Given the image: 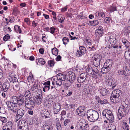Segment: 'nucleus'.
I'll list each match as a JSON object with an SVG mask.
<instances>
[{
    "mask_svg": "<svg viewBox=\"0 0 130 130\" xmlns=\"http://www.w3.org/2000/svg\"><path fill=\"white\" fill-rule=\"evenodd\" d=\"M38 84H36L32 86L31 88V91L33 93H35L38 90Z\"/></svg>",
    "mask_w": 130,
    "mask_h": 130,
    "instance_id": "2f4dec72",
    "label": "nucleus"
},
{
    "mask_svg": "<svg viewBox=\"0 0 130 130\" xmlns=\"http://www.w3.org/2000/svg\"><path fill=\"white\" fill-rule=\"evenodd\" d=\"M103 117L106 118L109 121V123H112L114 121V118L113 113L110 110L105 109L102 112Z\"/></svg>",
    "mask_w": 130,
    "mask_h": 130,
    "instance_id": "39448f33",
    "label": "nucleus"
},
{
    "mask_svg": "<svg viewBox=\"0 0 130 130\" xmlns=\"http://www.w3.org/2000/svg\"><path fill=\"white\" fill-rule=\"evenodd\" d=\"M64 76L65 77H64V80H63L64 81V85L66 87L68 88L70 86L71 84L73 83H72V82H71L70 80H69L67 78V75L64 74Z\"/></svg>",
    "mask_w": 130,
    "mask_h": 130,
    "instance_id": "6ab92c4d",
    "label": "nucleus"
},
{
    "mask_svg": "<svg viewBox=\"0 0 130 130\" xmlns=\"http://www.w3.org/2000/svg\"><path fill=\"white\" fill-rule=\"evenodd\" d=\"M98 21L96 20H95L93 21H90L89 22V23L88 24L92 26H96L99 24Z\"/></svg>",
    "mask_w": 130,
    "mask_h": 130,
    "instance_id": "473e14b6",
    "label": "nucleus"
},
{
    "mask_svg": "<svg viewBox=\"0 0 130 130\" xmlns=\"http://www.w3.org/2000/svg\"><path fill=\"white\" fill-rule=\"evenodd\" d=\"M91 130H100V128L97 126H95L93 127Z\"/></svg>",
    "mask_w": 130,
    "mask_h": 130,
    "instance_id": "774afa93",
    "label": "nucleus"
},
{
    "mask_svg": "<svg viewBox=\"0 0 130 130\" xmlns=\"http://www.w3.org/2000/svg\"><path fill=\"white\" fill-rule=\"evenodd\" d=\"M117 74L119 75H122L125 74V71L122 69H120L118 70L117 72Z\"/></svg>",
    "mask_w": 130,
    "mask_h": 130,
    "instance_id": "49530a36",
    "label": "nucleus"
},
{
    "mask_svg": "<svg viewBox=\"0 0 130 130\" xmlns=\"http://www.w3.org/2000/svg\"><path fill=\"white\" fill-rule=\"evenodd\" d=\"M30 125H28L27 123L22 128H20L21 130H29L30 128Z\"/></svg>",
    "mask_w": 130,
    "mask_h": 130,
    "instance_id": "4c0bfd02",
    "label": "nucleus"
},
{
    "mask_svg": "<svg viewBox=\"0 0 130 130\" xmlns=\"http://www.w3.org/2000/svg\"><path fill=\"white\" fill-rule=\"evenodd\" d=\"M87 116L89 121L94 122L98 119L99 114L96 111L92 109L89 110L87 112Z\"/></svg>",
    "mask_w": 130,
    "mask_h": 130,
    "instance_id": "7ed1b4c3",
    "label": "nucleus"
},
{
    "mask_svg": "<svg viewBox=\"0 0 130 130\" xmlns=\"http://www.w3.org/2000/svg\"><path fill=\"white\" fill-rule=\"evenodd\" d=\"M83 54H82V52L79 50H77V53L76 54V55L78 57L82 56Z\"/></svg>",
    "mask_w": 130,
    "mask_h": 130,
    "instance_id": "6e6d98bb",
    "label": "nucleus"
},
{
    "mask_svg": "<svg viewBox=\"0 0 130 130\" xmlns=\"http://www.w3.org/2000/svg\"><path fill=\"white\" fill-rule=\"evenodd\" d=\"M50 88V87L44 86L43 88V91L44 92L48 91Z\"/></svg>",
    "mask_w": 130,
    "mask_h": 130,
    "instance_id": "338daca9",
    "label": "nucleus"
},
{
    "mask_svg": "<svg viewBox=\"0 0 130 130\" xmlns=\"http://www.w3.org/2000/svg\"><path fill=\"white\" fill-rule=\"evenodd\" d=\"M124 56L126 59L130 61V49L125 52Z\"/></svg>",
    "mask_w": 130,
    "mask_h": 130,
    "instance_id": "7c9ffc66",
    "label": "nucleus"
},
{
    "mask_svg": "<svg viewBox=\"0 0 130 130\" xmlns=\"http://www.w3.org/2000/svg\"><path fill=\"white\" fill-rule=\"evenodd\" d=\"M24 21L27 23V25H29L30 24V20L28 18H26L24 19Z\"/></svg>",
    "mask_w": 130,
    "mask_h": 130,
    "instance_id": "e2e57ef3",
    "label": "nucleus"
},
{
    "mask_svg": "<svg viewBox=\"0 0 130 130\" xmlns=\"http://www.w3.org/2000/svg\"><path fill=\"white\" fill-rule=\"evenodd\" d=\"M79 50L83 55L86 53L87 50L85 47L83 46H80L79 47Z\"/></svg>",
    "mask_w": 130,
    "mask_h": 130,
    "instance_id": "37998d69",
    "label": "nucleus"
},
{
    "mask_svg": "<svg viewBox=\"0 0 130 130\" xmlns=\"http://www.w3.org/2000/svg\"><path fill=\"white\" fill-rule=\"evenodd\" d=\"M29 100L30 101V107L31 108H34V107L35 105V103L34 102V99H33V98L32 97H31L29 99Z\"/></svg>",
    "mask_w": 130,
    "mask_h": 130,
    "instance_id": "ea45409f",
    "label": "nucleus"
},
{
    "mask_svg": "<svg viewBox=\"0 0 130 130\" xmlns=\"http://www.w3.org/2000/svg\"><path fill=\"white\" fill-rule=\"evenodd\" d=\"M12 123L11 121L7 122L3 127V130H11L12 128Z\"/></svg>",
    "mask_w": 130,
    "mask_h": 130,
    "instance_id": "a211bd4d",
    "label": "nucleus"
},
{
    "mask_svg": "<svg viewBox=\"0 0 130 130\" xmlns=\"http://www.w3.org/2000/svg\"><path fill=\"white\" fill-rule=\"evenodd\" d=\"M112 64V61L111 60L108 59L106 61L104 65L110 69Z\"/></svg>",
    "mask_w": 130,
    "mask_h": 130,
    "instance_id": "b1692460",
    "label": "nucleus"
},
{
    "mask_svg": "<svg viewBox=\"0 0 130 130\" xmlns=\"http://www.w3.org/2000/svg\"><path fill=\"white\" fill-rule=\"evenodd\" d=\"M78 125L80 130H89L88 124L84 122V123L82 122L79 123Z\"/></svg>",
    "mask_w": 130,
    "mask_h": 130,
    "instance_id": "f8f14e48",
    "label": "nucleus"
},
{
    "mask_svg": "<svg viewBox=\"0 0 130 130\" xmlns=\"http://www.w3.org/2000/svg\"><path fill=\"white\" fill-rule=\"evenodd\" d=\"M56 30L55 28L53 27H52L50 28V32L52 34H54L55 33V31Z\"/></svg>",
    "mask_w": 130,
    "mask_h": 130,
    "instance_id": "052dcab7",
    "label": "nucleus"
},
{
    "mask_svg": "<svg viewBox=\"0 0 130 130\" xmlns=\"http://www.w3.org/2000/svg\"><path fill=\"white\" fill-rule=\"evenodd\" d=\"M108 127L112 130H116V126L112 124L109 125L108 126Z\"/></svg>",
    "mask_w": 130,
    "mask_h": 130,
    "instance_id": "864d4df0",
    "label": "nucleus"
},
{
    "mask_svg": "<svg viewBox=\"0 0 130 130\" xmlns=\"http://www.w3.org/2000/svg\"><path fill=\"white\" fill-rule=\"evenodd\" d=\"M8 79L10 82L13 83H16L18 81L16 75L13 73H9L8 74Z\"/></svg>",
    "mask_w": 130,
    "mask_h": 130,
    "instance_id": "ddd939ff",
    "label": "nucleus"
},
{
    "mask_svg": "<svg viewBox=\"0 0 130 130\" xmlns=\"http://www.w3.org/2000/svg\"><path fill=\"white\" fill-rule=\"evenodd\" d=\"M128 105L123 101L122 103V105L119 108L117 116L119 120L121 119L123 117H124L127 114L129 111Z\"/></svg>",
    "mask_w": 130,
    "mask_h": 130,
    "instance_id": "f257e3e1",
    "label": "nucleus"
},
{
    "mask_svg": "<svg viewBox=\"0 0 130 130\" xmlns=\"http://www.w3.org/2000/svg\"><path fill=\"white\" fill-rule=\"evenodd\" d=\"M64 74L62 73H59L57 75V79L55 81L56 85L59 86L62 84V81L64 80Z\"/></svg>",
    "mask_w": 130,
    "mask_h": 130,
    "instance_id": "9d476101",
    "label": "nucleus"
},
{
    "mask_svg": "<svg viewBox=\"0 0 130 130\" xmlns=\"http://www.w3.org/2000/svg\"><path fill=\"white\" fill-rule=\"evenodd\" d=\"M76 77L75 75L73 72H71V73H69V75H67V77L69 80H70L72 83H73L74 82Z\"/></svg>",
    "mask_w": 130,
    "mask_h": 130,
    "instance_id": "5701e85b",
    "label": "nucleus"
},
{
    "mask_svg": "<svg viewBox=\"0 0 130 130\" xmlns=\"http://www.w3.org/2000/svg\"><path fill=\"white\" fill-rule=\"evenodd\" d=\"M24 96L26 98L29 99L31 97V94L30 91L28 90H26L25 91Z\"/></svg>",
    "mask_w": 130,
    "mask_h": 130,
    "instance_id": "c9c22d12",
    "label": "nucleus"
},
{
    "mask_svg": "<svg viewBox=\"0 0 130 130\" xmlns=\"http://www.w3.org/2000/svg\"><path fill=\"white\" fill-rule=\"evenodd\" d=\"M72 106L71 104H67L65 106V108L67 110L70 109L71 108H72Z\"/></svg>",
    "mask_w": 130,
    "mask_h": 130,
    "instance_id": "5fc2aeb1",
    "label": "nucleus"
},
{
    "mask_svg": "<svg viewBox=\"0 0 130 130\" xmlns=\"http://www.w3.org/2000/svg\"><path fill=\"white\" fill-rule=\"evenodd\" d=\"M85 107L83 106H79L76 110L77 115L80 116H84L85 112Z\"/></svg>",
    "mask_w": 130,
    "mask_h": 130,
    "instance_id": "9b49d317",
    "label": "nucleus"
},
{
    "mask_svg": "<svg viewBox=\"0 0 130 130\" xmlns=\"http://www.w3.org/2000/svg\"><path fill=\"white\" fill-rule=\"evenodd\" d=\"M108 10L112 12H114L115 11L117 10V7L116 6H111L108 8Z\"/></svg>",
    "mask_w": 130,
    "mask_h": 130,
    "instance_id": "a19ab883",
    "label": "nucleus"
},
{
    "mask_svg": "<svg viewBox=\"0 0 130 130\" xmlns=\"http://www.w3.org/2000/svg\"><path fill=\"white\" fill-rule=\"evenodd\" d=\"M62 40L63 44L65 45L67 44L69 41V39L68 38L66 37H64L63 38Z\"/></svg>",
    "mask_w": 130,
    "mask_h": 130,
    "instance_id": "8fccbe9b",
    "label": "nucleus"
},
{
    "mask_svg": "<svg viewBox=\"0 0 130 130\" xmlns=\"http://www.w3.org/2000/svg\"><path fill=\"white\" fill-rule=\"evenodd\" d=\"M48 64L50 67H53L54 66L55 64L54 60H48Z\"/></svg>",
    "mask_w": 130,
    "mask_h": 130,
    "instance_id": "de8ad7c7",
    "label": "nucleus"
},
{
    "mask_svg": "<svg viewBox=\"0 0 130 130\" xmlns=\"http://www.w3.org/2000/svg\"><path fill=\"white\" fill-rule=\"evenodd\" d=\"M30 101L29 99V100L26 101L25 102V106L26 108L27 109H29L30 107Z\"/></svg>",
    "mask_w": 130,
    "mask_h": 130,
    "instance_id": "79ce46f5",
    "label": "nucleus"
},
{
    "mask_svg": "<svg viewBox=\"0 0 130 130\" xmlns=\"http://www.w3.org/2000/svg\"><path fill=\"white\" fill-rule=\"evenodd\" d=\"M121 91L119 90L116 89L112 92L110 97L111 101L115 103H117L120 100V95L121 94Z\"/></svg>",
    "mask_w": 130,
    "mask_h": 130,
    "instance_id": "f03ea898",
    "label": "nucleus"
},
{
    "mask_svg": "<svg viewBox=\"0 0 130 130\" xmlns=\"http://www.w3.org/2000/svg\"><path fill=\"white\" fill-rule=\"evenodd\" d=\"M91 59L94 66L98 68L99 67H100L102 57L99 55H94L92 57Z\"/></svg>",
    "mask_w": 130,
    "mask_h": 130,
    "instance_id": "6e6552de",
    "label": "nucleus"
},
{
    "mask_svg": "<svg viewBox=\"0 0 130 130\" xmlns=\"http://www.w3.org/2000/svg\"><path fill=\"white\" fill-rule=\"evenodd\" d=\"M18 100V97L16 96H13L11 98L12 101H8L6 102V104L8 107L9 109L15 108L16 109L18 106L17 105V103Z\"/></svg>",
    "mask_w": 130,
    "mask_h": 130,
    "instance_id": "423d86ee",
    "label": "nucleus"
},
{
    "mask_svg": "<svg viewBox=\"0 0 130 130\" xmlns=\"http://www.w3.org/2000/svg\"><path fill=\"white\" fill-rule=\"evenodd\" d=\"M10 38V36L8 34L6 35L3 38V40L5 41H6L8 40Z\"/></svg>",
    "mask_w": 130,
    "mask_h": 130,
    "instance_id": "bf43d9fd",
    "label": "nucleus"
},
{
    "mask_svg": "<svg viewBox=\"0 0 130 130\" xmlns=\"http://www.w3.org/2000/svg\"><path fill=\"white\" fill-rule=\"evenodd\" d=\"M34 99L36 102L39 105L41 103L42 100V99L40 96V94H39L35 95Z\"/></svg>",
    "mask_w": 130,
    "mask_h": 130,
    "instance_id": "4be33fe9",
    "label": "nucleus"
},
{
    "mask_svg": "<svg viewBox=\"0 0 130 130\" xmlns=\"http://www.w3.org/2000/svg\"><path fill=\"white\" fill-rule=\"evenodd\" d=\"M55 123L58 130H62V127L59 120L58 118L55 119Z\"/></svg>",
    "mask_w": 130,
    "mask_h": 130,
    "instance_id": "c85d7f7f",
    "label": "nucleus"
},
{
    "mask_svg": "<svg viewBox=\"0 0 130 130\" xmlns=\"http://www.w3.org/2000/svg\"><path fill=\"white\" fill-rule=\"evenodd\" d=\"M38 60L39 63L42 65H44L45 63V60L42 58H39Z\"/></svg>",
    "mask_w": 130,
    "mask_h": 130,
    "instance_id": "a18cd8bd",
    "label": "nucleus"
},
{
    "mask_svg": "<svg viewBox=\"0 0 130 130\" xmlns=\"http://www.w3.org/2000/svg\"><path fill=\"white\" fill-rule=\"evenodd\" d=\"M14 29V30L17 33L19 32V33L20 34L21 32L22 31L21 29L20 28V27L18 25H15Z\"/></svg>",
    "mask_w": 130,
    "mask_h": 130,
    "instance_id": "58836bf2",
    "label": "nucleus"
},
{
    "mask_svg": "<svg viewBox=\"0 0 130 130\" xmlns=\"http://www.w3.org/2000/svg\"><path fill=\"white\" fill-rule=\"evenodd\" d=\"M122 42L124 44L125 46L126 47V45L127 44V42H128L126 39L122 38Z\"/></svg>",
    "mask_w": 130,
    "mask_h": 130,
    "instance_id": "4d7b16f0",
    "label": "nucleus"
},
{
    "mask_svg": "<svg viewBox=\"0 0 130 130\" xmlns=\"http://www.w3.org/2000/svg\"><path fill=\"white\" fill-rule=\"evenodd\" d=\"M116 39L114 35L110 32H108L105 35L104 40L106 42H108L112 44L116 42Z\"/></svg>",
    "mask_w": 130,
    "mask_h": 130,
    "instance_id": "0eeeda50",
    "label": "nucleus"
},
{
    "mask_svg": "<svg viewBox=\"0 0 130 130\" xmlns=\"http://www.w3.org/2000/svg\"><path fill=\"white\" fill-rule=\"evenodd\" d=\"M95 15L97 17H99L102 18L104 17L105 16V13L103 12H96Z\"/></svg>",
    "mask_w": 130,
    "mask_h": 130,
    "instance_id": "f704fd0d",
    "label": "nucleus"
},
{
    "mask_svg": "<svg viewBox=\"0 0 130 130\" xmlns=\"http://www.w3.org/2000/svg\"><path fill=\"white\" fill-rule=\"evenodd\" d=\"M95 99L97 102L101 104H106L108 102L107 100L105 99L103 100H101L99 97L98 96H95Z\"/></svg>",
    "mask_w": 130,
    "mask_h": 130,
    "instance_id": "393cba45",
    "label": "nucleus"
},
{
    "mask_svg": "<svg viewBox=\"0 0 130 130\" xmlns=\"http://www.w3.org/2000/svg\"><path fill=\"white\" fill-rule=\"evenodd\" d=\"M111 20V19L109 17H107L105 18L104 19V21L106 23H109L110 20Z\"/></svg>",
    "mask_w": 130,
    "mask_h": 130,
    "instance_id": "603ef678",
    "label": "nucleus"
},
{
    "mask_svg": "<svg viewBox=\"0 0 130 130\" xmlns=\"http://www.w3.org/2000/svg\"><path fill=\"white\" fill-rule=\"evenodd\" d=\"M53 128V126L50 122L45 123L43 126V130H52Z\"/></svg>",
    "mask_w": 130,
    "mask_h": 130,
    "instance_id": "aec40b11",
    "label": "nucleus"
},
{
    "mask_svg": "<svg viewBox=\"0 0 130 130\" xmlns=\"http://www.w3.org/2000/svg\"><path fill=\"white\" fill-rule=\"evenodd\" d=\"M61 105L59 103H55L53 107V112L54 114H57L60 110Z\"/></svg>",
    "mask_w": 130,
    "mask_h": 130,
    "instance_id": "4468645a",
    "label": "nucleus"
},
{
    "mask_svg": "<svg viewBox=\"0 0 130 130\" xmlns=\"http://www.w3.org/2000/svg\"><path fill=\"white\" fill-rule=\"evenodd\" d=\"M10 86L9 83L8 82H4L3 84L1 90L5 92H7Z\"/></svg>",
    "mask_w": 130,
    "mask_h": 130,
    "instance_id": "f3484780",
    "label": "nucleus"
},
{
    "mask_svg": "<svg viewBox=\"0 0 130 130\" xmlns=\"http://www.w3.org/2000/svg\"><path fill=\"white\" fill-rule=\"evenodd\" d=\"M52 54L55 56H57L58 54V50L57 48L55 47H54L52 49Z\"/></svg>",
    "mask_w": 130,
    "mask_h": 130,
    "instance_id": "c03bdc74",
    "label": "nucleus"
},
{
    "mask_svg": "<svg viewBox=\"0 0 130 130\" xmlns=\"http://www.w3.org/2000/svg\"><path fill=\"white\" fill-rule=\"evenodd\" d=\"M105 83L108 85L110 87H112L111 88L112 89H114L116 87L117 84V82L115 80L108 77H106V78Z\"/></svg>",
    "mask_w": 130,
    "mask_h": 130,
    "instance_id": "1a4fd4ad",
    "label": "nucleus"
},
{
    "mask_svg": "<svg viewBox=\"0 0 130 130\" xmlns=\"http://www.w3.org/2000/svg\"><path fill=\"white\" fill-rule=\"evenodd\" d=\"M99 89V91L100 93L103 96H105L107 95L108 90H107L105 88L100 87Z\"/></svg>",
    "mask_w": 130,
    "mask_h": 130,
    "instance_id": "bb28decb",
    "label": "nucleus"
},
{
    "mask_svg": "<svg viewBox=\"0 0 130 130\" xmlns=\"http://www.w3.org/2000/svg\"><path fill=\"white\" fill-rule=\"evenodd\" d=\"M50 81H48L45 82L43 84V85L45 86H44L50 87Z\"/></svg>",
    "mask_w": 130,
    "mask_h": 130,
    "instance_id": "0e129e2a",
    "label": "nucleus"
},
{
    "mask_svg": "<svg viewBox=\"0 0 130 130\" xmlns=\"http://www.w3.org/2000/svg\"><path fill=\"white\" fill-rule=\"evenodd\" d=\"M86 72L89 76L92 72H93V71L94 70L91 67L89 66H86Z\"/></svg>",
    "mask_w": 130,
    "mask_h": 130,
    "instance_id": "c756f323",
    "label": "nucleus"
},
{
    "mask_svg": "<svg viewBox=\"0 0 130 130\" xmlns=\"http://www.w3.org/2000/svg\"><path fill=\"white\" fill-rule=\"evenodd\" d=\"M99 71L98 69H96L93 71V72H92L91 74L90 75V76L95 79H97L99 75Z\"/></svg>",
    "mask_w": 130,
    "mask_h": 130,
    "instance_id": "412c9836",
    "label": "nucleus"
},
{
    "mask_svg": "<svg viewBox=\"0 0 130 130\" xmlns=\"http://www.w3.org/2000/svg\"><path fill=\"white\" fill-rule=\"evenodd\" d=\"M113 45V48H114L118 49V47L119 44L116 43V42L115 43H114L112 44Z\"/></svg>",
    "mask_w": 130,
    "mask_h": 130,
    "instance_id": "69168bd1",
    "label": "nucleus"
},
{
    "mask_svg": "<svg viewBox=\"0 0 130 130\" xmlns=\"http://www.w3.org/2000/svg\"><path fill=\"white\" fill-rule=\"evenodd\" d=\"M24 95L20 94L18 97V100L17 103V104L19 106H22L24 102Z\"/></svg>",
    "mask_w": 130,
    "mask_h": 130,
    "instance_id": "dca6fc26",
    "label": "nucleus"
},
{
    "mask_svg": "<svg viewBox=\"0 0 130 130\" xmlns=\"http://www.w3.org/2000/svg\"><path fill=\"white\" fill-rule=\"evenodd\" d=\"M0 121L3 123H5L7 122V120L5 117L0 116Z\"/></svg>",
    "mask_w": 130,
    "mask_h": 130,
    "instance_id": "09e8293b",
    "label": "nucleus"
},
{
    "mask_svg": "<svg viewBox=\"0 0 130 130\" xmlns=\"http://www.w3.org/2000/svg\"><path fill=\"white\" fill-rule=\"evenodd\" d=\"M10 110L13 113H17L15 118V121L16 122L23 116L25 112L24 110L21 108H18V106L16 109L14 108Z\"/></svg>",
    "mask_w": 130,
    "mask_h": 130,
    "instance_id": "20e7f679",
    "label": "nucleus"
},
{
    "mask_svg": "<svg viewBox=\"0 0 130 130\" xmlns=\"http://www.w3.org/2000/svg\"><path fill=\"white\" fill-rule=\"evenodd\" d=\"M87 75L86 73H82L79 77L77 78V81L78 83H80L84 82L87 78Z\"/></svg>",
    "mask_w": 130,
    "mask_h": 130,
    "instance_id": "2eb2a0df",
    "label": "nucleus"
},
{
    "mask_svg": "<svg viewBox=\"0 0 130 130\" xmlns=\"http://www.w3.org/2000/svg\"><path fill=\"white\" fill-rule=\"evenodd\" d=\"M95 31H104V29H103V27L101 26H99L98 28L96 29Z\"/></svg>",
    "mask_w": 130,
    "mask_h": 130,
    "instance_id": "680f3d73",
    "label": "nucleus"
},
{
    "mask_svg": "<svg viewBox=\"0 0 130 130\" xmlns=\"http://www.w3.org/2000/svg\"><path fill=\"white\" fill-rule=\"evenodd\" d=\"M51 103L47 101H45L43 105L44 106L46 107H49L50 106Z\"/></svg>",
    "mask_w": 130,
    "mask_h": 130,
    "instance_id": "3c124183",
    "label": "nucleus"
},
{
    "mask_svg": "<svg viewBox=\"0 0 130 130\" xmlns=\"http://www.w3.org/2000/svg\"><path fill=\"white\" fill-rule=\"evenodd\" d=\"M95 34L97 37L99 39L103 35L104 31H95Z\"/></svg>",
    "mask_w": 130,
    "mask_h": 130,
    "instance_id": "e433bc0d",
    "label": "nucleus"
},
{
    "mask_svg": "<svg viewBox=\"0 0 130 130\" xmlns=\"http://www.w3.org/2000/svg\"><path fill=\"white\" fill-rule=\"evenodd\" d=\"M42 117H44L45 118H50L51 116L49 112L45 109L42 111Z\"/></svg>",
    "mask_w": 130,
    "mask_h": 130,
    "instance_id": "cd10ccee",
    "label": "nucleus"
},
{
    "mask_svg": "<svg viewBox=\"0 0 130 130\" xmlns=\"http://www.w3.org/2000/svg\"><path fill=\"white\" fill-rule=\"evenodd\" d=\"M24 120H21L18 123L17 126L19 129L22 128V127L24 125L27 123Z\"/></svg>",
    "mask_w": 130,
    "mask_h": 130,
    "instance_id": "a878e982",
    "label": "nucleus"
},
{
    "mask_svg": "<svg viewBox=\"0 0 130 130\" xmlns=\"http://www.w3.org/2000/svg\"><path fill=\"white\" fill-rule=\"evenodd\" d=\"M71 121V120L70 119H66L64 122V126H66Z\"/></svg>",
    "mask_w": 130,
    "mask_h": 130,
    "instance_id": "13d9d810",
    "label": "nucleus"
},
{
    "mask_svg": "<svg viewBox=\"0 0 130 130\" xmlns=\"http://www.w3.org/2000/svg\"><path fill=\"white\" fill-rule=\"evenodd\" d=\"M110 70V69L106 67V66L104 65L103 67L101 68V71L104 74L107 73Z\"/></svg>",
    "mask_w": 130,
    "mask_h": 130,
    "instance_id": "72a5a7b5",
    "label": "nucleus"
}]
</instances>
